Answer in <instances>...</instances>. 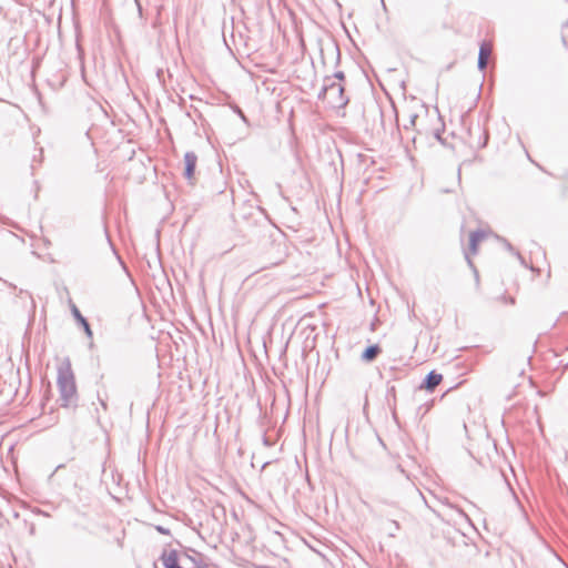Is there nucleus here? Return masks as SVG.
Here are the masks:
<instances>
[{"mask_svg": "<svg viewBox=\"0 0 568 568\" xmlns=\"http://www.w3.org/2000/svg\"><path fill=\"white\" fill-rule=\"evenodd\" d=\"M442 381V374L432 371L426 375L420 387L429 392H433L440 384Z\"/></svg>", "mask_w": 568, "mask_h": 568, "instance_id": "nucleus-5", "label": "nucleus"}, {"mask_svg": "<svg viewBox=\"0 0 568 568\" xmlns=\"http://www.w3.org/2000/svg\"><path fill=\"white\" fill-rule=\"evenodd\" d=\"M466 260H467L468 265L474 270L475 278H476V282L478 283V281H479L478 271L476 270L474 263L471 262V260L469 258L468 255H466Z\"/></svg>", "mask_w": 568, "mask_h": 568, "instance_id": "nucleus-10", "label": "nucleus"}, {"mask_svg": "<svg viewBox=\"0 0 568 568\" xmlns=\"http://www.w3.org/2000/svg\"><path fill=\"white\" fill-rule=\"evenodd\" d=\"M416 119H417V115H416V114H410V116H409V124H410V125H415V121H416Z\"/></svg>", "mask_w": 568, "mask_h": 568, "instance_id": "nucleus-14", "label": "nucleus"}, {"mask_svg": "<svg viewBox=\"0 0 568 568\" xmlns=\"http://www.w3.org/2000/svg\"><path fill=\"white\" fill-rule=\"evenodd\" d=\"M435 136L437 138V140L442 141L439 133H436Z\"/></svg>", "mask_w": 568, "mask_h": 568, "instance_id": "nucleus-20", "label": "nucleus"}, {"mask_svg": "<svg viewBox=\"0 0 568 568\" xmlns=\"http://www.w3.org/2000/svg\"><path fill=\"white\" fill-rule=\"evenodd\" d=\"M263 442H264V444H265L266 446H270V445H271V443L268 442V439H267L266 437H264V438H263Z\"/></svg>", "mask_w": 568, "mask_h": 568, "instance_id": "nucleus-17", "label": "nucleus"}, {"mask_svg": "<svg viewBox=\"0 0 568 568\" xmlns=\"http://www.w3.org/2000/svg\"><path fill=\"white\" fill-rule=\"evenodd\" d=\"M197 162V155L194 152H186L184 155V172L185 179L191 181L194 176L195 166Z\"/></svg>", "mask_w": 568, "mask_h": 568, "instance_id": "nucleus-3", "label": "nucleus"}, {"mask_svg": "<svg viewBox=\"0 0 568 568\" xmlns=\"http://www.w3.org/2000/svg\"><path fill=\"white\" fill-rule=\"evenodd\" d=\"M381 352H382V348L379 347V345H377V344L369 345L368 347H366L364 349V352L361 355V358H362V361L369 363V362H373L378 356V354Z\"/></svg>", "mask_w": 568, "mask_h": 568, "instance_id": "nucleus-8", "label": "nucleus"}, {"mask_svg": "<svg viewBox=\"0 0 568 568\" xmlns=\"http://www.w3.org/2000/svg\"><path fill=\"white\" fill-rule=\"evenodd\" d=\"M135 1H136V3H138V9H139V12H141V10H142V7L140 6V3H139V1H138V0H135Z\"/></svg>", "mask_w": 568, "mask_h": 568, "instance_id": "nucleus-18", "label": "nucleus"}, {"mask_svg": "<svg viewBox=\"0 0 568 568\" xmlns=\"http://www.w3.org/2000/svg\"><path fill=\"white\" fill-rule=\"evenodd\" d=\"M505 244H506V248H507L509 252L515 253V250H514V247L511 246V244H510V243L505 242ZM516 254H517V255H519L517 252H516Z\"/></svg>", "mask_w": 568, "mask_h": 568, "instance_id": "nucleus-15", "label": "nucleus"}, {"mask_svg": "<svg viewBox=\"0 0 568 568\" xmlns=\"http://www.w3.org/2000/svg\"><path fill=\"white\" fill-rule=\"evenodd\" d=\"M491 53V49L487 43H483L479 48L478 53V69L484 71L487 68V63Z\"/></svg>", "mask_w": 568, "mask_h": 568, "instance_id": "nucleus-6", "label": "nucleus"}, {"mask_svg": "<svg viewBox=\"0 0 568 568\" xmlns=\"http://www.w3.org/2000/svg\"><path fill=\"white\" fill-rule=\"evenodd\" d=\"M486 236V233L481 230H477L470 233L469 235V251L471 254H477V247L478 243L484 240Z\"/></svg>", "mask_w": 568, "mask_h": 568, "instance_id": "nucleus-7", "label": "nucleus"}, {"mask_svg": "<svg viewBox=\"0 0 568 568\" xmlns=\"http://www.w3.org/2000/svg\"><path fill=\"white\" fill-rule=\"evenodd\" d=\"M332 51H334L336 53V57H337V61H339V49L337 45H332Z\"/></svg>", "mask_w": 568, "mask_h": 568, "instance_id": "nucleus-13", "label": "nucleus"}, {"mask_svg": "<svg viewBox=\"0 0 568 568\" xmlns=\"http://www.w3.org/2000/svg\"><path fill=\"white\" fill-rule=\"evenodd\" d=\"M57 385L60 393L61 406H75L78 400L74 375L70 362H65L58 368Z\"/></svg>", "mask_w": 568, "mask_h": 568, "instance_id": "nucleus-1", "label": "nucleus"}, {"mask_svg": "<svg viewBox=\"0 0 568 568\" xmlns=\"http://www.w3.org/2000/svg\"><path fill=\"white\" fill-rule=\"evenodd\" d=\"M156 530L163 535H169L170 530L168 528H164L162 526H156Z\"/></svg>", "mask_w": 568, "mask_h": 568, "instance_id": "nucleus-12", "label": "nucleus"}, {"mask_svg": "<svg viewBox=\"0 0 568 568\" xmlns=\"http://www.w3.org/2000/svg\"><path fill=\"white\" fill-rule=\"evenodd\" d=\"M164 568H184L180 564L179 554L176 550L164 551L161 556Z\"/></svg>", "mask_w": 568, "mask_h": 568, "instance_id": "nucleus-4", "label": "nucleus"}, {"mask_svg": "<svg viewBox=\"0 0 568 568\" xmlns=\"http://www.w3.org/2000/svg\"><path fill=\"white\" fill-rule=\"evenodd\" d=\"M62 467H63V465H59V466H57L55 471H58V470H59V469H61Z\"/></svg>", "mask_w": 568, "mask_h": 568, "instance_id": "nucleus-21", "label": "nucleus"}, {"mask_svg": "<svg viewBox=\"0 0 568 568\" xmlns=\"http://www.w3.org/2000/svg\"><path fill=\"white\" fill-rule=\"evenodd\" d=\"M324 85L318 93V99L327 98L334 108H343L348 103V99L344 94V87L342 83L332 81V78L326 77Z\"/></svg>", "mask_w": 568, "mask_h": 568, "instance_id": "nucleus-2", "label": "nucleus"}, {"mask_svg": "<svg viewBox=\"0 0 568 568\" xmlns=\"http://www.w3.org/2000/svg\"><path fill=\"white\" fill-rule=\"evenodd\" d=\"M332 80L333 79H337L339 82L343 81L345 79V74L343 71H336L333 77H331Z\"/></svg>", "mask_w": 568, "mask_h": 568, "instance_id": "nucleus-11", "label": "nucleus"}, {"mask_svg": "<svg viewBox=\"0 0 568 568\" xmlns=\"http://www.w3.org/2000/svg\"><path fill=\"white\" fill-rule=\"evenodd\" d=\"M393 524H394V526H395V528H396V529H398V528H399V525H398V523H397V521H393Z\"/></svg>", "mask_w": 568, "mask_h": 568, "instance_id": "nucleus-19", "label": "nucleus"}, {"mask_svg": "<svg viewBox=\"0 0 568 568\" xmlns=\"http://www.w3.org/2000/svg\"><path fill=\"white\" fill-rule=\"evenodd\" d=\"M406 486L410 490H416V488L414 487L413 483H410L409 480H406Z\"/></svg>", "mask_w": 568, "mask_h": 568, "instance_id": "nucleus-16", "label": "nucleus"}, {"mask_svg": "<svg viewBox=\"0 0 568 568\" xmlns=\"http://www.w3.org/2000/svg\"><path fill=\"white\" fill-rule=\"evenodd\" d=\"M72 314L75 317V320L83 327L87 336L92 337V331H91L89 322L87 321L85 317L82 316V314L80 313V311L78 310V307L75 305H72Z\"/></svg>", "mask_w": 568, "mask_h": 568, "instance_id": "nucleus-9", "label": "nucleus"}]
</instances>
